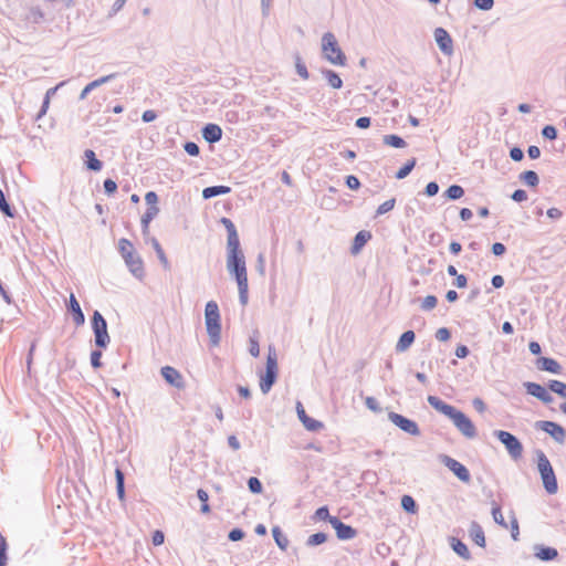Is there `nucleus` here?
Returning <instances> with one entry per match:
<instances>
[{
    "label": "nucleus",
    "instance_id": "nucleus-1",
    "mask_svg": "<svg viewBox=\"0 0 566 566\" xmlns=\"http://www.w3.org/2000/svg\"><path fill=\"white\" fill-rule=\"evenodd\" d=\"M428 402L433 409L448 417L464 437L472 439L476 436L475 426L462 411L436 396H429Z\"/></svg>",
    "mask_w": 566,
    "mask_h": 566
},
{
    "label": "nucleus",
    "instance_id": "nucleus-2",
    "mask_svg": "<svg viewBox=\"0 0 566 566\" xmlns=\"http://www.w3.org/2000/svg\"><path fill=\"white\" fill-rule=\"evenodd\" d=\"M227 268L234 275L238 283L240 302L242 305H245L249 298V283L245 260L241 249L228 251Z\"/></svg>",
    "mask_w": 566,
    "mask_h": 566
},
{
    "label": "nucleus",
    "instance_id": "nucleus-3",
    "mask_svg": "<svg viewBox=\"0 0 566 566\" xmlns=\"http://www.w3.org/2000/svg\"><path fill=\"white\" fill-rule=\"evenodd\" d=\"M205 318L210 340L213 346H217L220 342L221 325L219 307L214 301H210L206 304Z\"/></svg>",
    "mask_w": 566,
    "mask_h": 566
},
{
    "label": "nucleus",
    "instance_id": "nucleus-4",
    "mask_svg": "<svg viewBox=\"0 0 566 566\" xmlns=\"http://www.w3.org/2000/svg\"><path fill=\"white\" fill-rule=\"evenodd\" d=\"M322 51L324 56L335 65H345L346 57L343 51L340 50L336 38L333 33H325L322 39Z\"/></svg>",
    "mask_w": 566,
    "mask_h": 566
},
{
    "label": "nucleus",
    "instance_id": "nucleus-5",
    "mask_svg": "<svg viewBox=\"0 0 566 566\" xmlns=\"http://www.w3.org/2000/svg\"><path fill=\"white\" fill-rule=\"evenodd\" d=\"M537 467H538V471L541 473V478L543 480L545 490L549 494H555L558 489L557 480H556V476H555V473H554V470H553V467H552L549 460L543 452L538 453Z\"/></svg>",
    "mask_w": 566,
    "mask_h": 566
},
{
    "label": "nucleus",
    "instance_id": "nucleus-6",
    "mask_svg": "<svg viewBox=\"0 0 566 566\" xmlns=\"http://www.w3.org/2000/svg\"><path fill=\"white\" fill-rule=\"evenodd\" d=\"M277 377V359L274 350L270 349L266 357V370L260 378V388L263 394H268Z\"/></svg>",
    "mask_w": 566,
    "mask_h": 566
},
{
    "label": "nucleus",
    "instance_id": "nucleus-7",
    "mask_svg": "<svg viewBox=\"0 0 566 566\" xmlns=\"http://www.w3.org/2000/svg\"><path fill=\"white\" fill-rule=\"evenodd\" d=\"M496 438L505 446L506 451L513 459H520L523 454V446L520 440L509 431H495Z\"/></svg>",
    "mask_w": 566,
    "mask_h": 566
},
{
    "label": "nucleus",
    "instance_id": "nucleus-8",
    "mask_svg": "<svg viewBox=\"0 0 566 566\" xmlns=\"http://www.w3.org/2000/svg\"><path fill=\"white\" fill-rule=\"evenodd\" d=\"M92 325L96 345L99 347H106V345L109 343L107 324L102 314L97 311H95L93 314Z\"/></svg>",
    "mask_w": 566,
    "mask_h": 566
},
{
    "label": "nucleus",
    "instance_id": "nucleus-9",
    "mask_svg": "<svg viewBox=\"0 0 566 566\" xmlns=\"http://www.w3.org/2000/svg\"><path fill=\"white\" fill-rule=\"evenodd\" d=\"M535 426H536V428L548 433L557 442H559V443L564 442L565 437H566V431L560 424L553 422V421H537Z\"/></svg>",
    "mask_w": 566,
    "mask_h": 566
},
{
    "label": "nucleus",
    "instance_id": "nucleus-10",
    "mask_svg": "<svg viewBox=\"0 0 566 566\" xmlns=\"http://www.w3.org/2000/svg\"><path fill=\"white\" fill-rule=\"evenodd\" d=\"M388 417L394 424L399 427L405 432L412 436H418L420 433L418 424L415 421L396 412H390Z\"/></svg>",
    "mask_w": 566,
    "mask_h": 566
},
{
    "label": "nucleus",
    "instance_id": "nucleus-11",
    "mask_svg": "<svg viewBox=\"0 0 566 566\" xmlns=\"http://www.w3.org/2000/svg\"><path fill=\"white\" fill-rule=\"evenodd\" d=\"M443 464L452 471L462 482L468 483L470 481V472L469 470L455 459H452L448 455L442 457Z\"/></svg>",
    "mask_w": 566,
    "mask_h": 566
},
{
    "label": "nucleus",
    "instance_id": "nucleus-12",
    "mask_svg": "<svg viewBox=\"0 0 566 566\" xmlns=\"http://www.w3.org/2000/svg\"><path fill=\"white\" fill-rule=\"evenodd\" d=\"M434 39L440 48V50L444 54H452L453 52V42L450 34L443 28H437L434 30Z\"/></svg>",
    "mask_w": 566,
    "mask_h": 566
},
{
    "label": "nucleus",
    "instance_id": "nucleus-13",
    "mask_svg": "<svg viewBox=\"0 0 566 566\" xmlns=\"http://www.w3.org/2000/svg\"><path fill=\"white\" fill-rule=\"evenodd\" d=\"M221 223L224 226V228L227 229V232H228V241H227L228 251L234 250V249H240V240H239V235H238L234 223L228 218H222Z\"/></svg>",
    "mask_w": 566,
    "mask_h": 566
},
{
    "label": "nucleus",
    "instance_id": "nucleus-14",
    "mask_svg": "<svg viewBox=\"0 0 566 566\" xmlns=\"http://www.w3.org/2000/svg\"><path fill=\"white\" fill-rule=\"evenodd\" d=\"M160 373L164 379L171 386H175L177 388L184 387L185 382L182 375L176 368L171 366H165L161 368Z\"/></svg>",
    "mask_w": 566,
    "mask_h": 566
},
{
    "label": "nucleus",
    "instance_id": "nucleus-15",
    "mask_svg": "<svg viewBox=\"0 0 566 566\" xmlns=\"http://www.w3.org/2000/svg\"><path fill=\"white\" fill-rule=\"evenodd\" d=\"M329 523L335 528L339 539H350L356 535V531L352 526L344 524L337 517L331 518Z\"/></svg>",
    "mask_w": 566,
    "mask_h": 566
},
{
    "label": "nucleus",
    "instance_id": "nucleus-16",
    "mask_svg": "<svg viewBox=\"0 0 566 566\" xmlns=\"http://www.w3.org/2000/svg\"><path fill=\"white\" fill-rule=\"evenodd\" d=\"M525 388L530 395L538 398L539 400H542L545 403H549L553 400L549 392L539 384L526 382Z\"/></svg>",
    "mask_w": 566,
    "mask_h": 566
},
{
    "label": "nucleus",
    "instance_id": "nucleus-17",
    "mask_svg": "<svg viewBox=\"0 0 566 566\" xmlns=\"http://www.w3.org/2000/svg\"><path fill=\"white\" fill-rule=\"evenodd\" d=\"M126 265L128 266L129 271L137 277H142L144 275V264L142 259L137 253H134L133 255H129L124 259Z\"/></svg>",
    "mask_w": 566,
    "mask_h": 566
},
{
    "label": "nucleus",
    "instance_id": "nucleus-18",
    "mask_svg": "<svg viewBox=\"0 0 566 566\" xmlns=\"http://www.w3.org/2000/svg\"><path fill=\"white\" fill-rule=\"evenodd\" d=\"M203 138L209 143L219 142L222 137V129L216 124H208L202 130Z\"/></svg>",
    "mask_w": 566,
    "mask_h": 566
},
{
    "label": "nucleus",
    "instance_id": "nucleus-19",
    "mask_svg": "<svg viewBox=\"0 0 566 566\" xmlns=\"http://www.w3.org/2000/svg\"><path fill=\"white\" fill-rule=\"evenodd\" d=\"M70 311L72 312L74 323L77 326L83 325L85 322V317L81 310L80 303L77 302L73 293L70 295Z\"/></svg>",
    "mask_w": 566,
    "mask_h": 566
},
{
    "label": "nucleus",
    "instance_id": "nucleus-20",
    "mask_svg": "<svg viewBox=\"0 0 566 566\" xmlns=\"http://www.w3.org/2000/svg\"><path fill=\"white\" fill-rule=\"evenodd\" d=\"M371 239V233L369 231H359L353 242L352 253L357 254L360 252L363 247Z\"/></svg>",
    "mask_w": 566,
    "mask_h": 566
},
{
    "label": "nucleus",
    "instance_id": "nucleus-21",
    "mask_svg": "<svg viewBox=\"0 0 566 566\" xmlns=\"http://www.w3.org/2000/svg\"><path fill=\"white\" fill-rule=\"evenodd\" d=\"M537 366L546 371L553 373V374H559L560 373V365L553 358L547 357H541L537 360Z\"/></svg>",
    "mask_w": 566,
    "mask_h": 566
},
{
    "label": "nucleus",
    "instance_id": "nucleus-22",
    "mask_svg": "<svg viewBox=\"0 0 566 566\" xmlns=\"http://www.w3.org/2000/svg\"><path fill=\"white\" fill-rule=\"evenodd\" d=\"M535 556L541 560H553L558 556L557 549L538 545L535 547Z\"/></svg>",
    "mask_w": 566,
    "mask_h": 566
},
{
    "label": "nucleus",
    "instance_id": "nucleus-23",
    "mask_svg": "<svg viewBox=\"0 0 566 566\" xmlns=\"http://www.w3.org/2000/svg\"><path fill=\"white\" fill-rule=\"evenodd\" d=\"M472 541L480 547H485V536L482 527L478 523H472L470 527Z\"/></svg>",
    "mask_w": 566,
    "mask_h": 566
},
{
    "label": "nucleus",
    "instance_id": "nucleus-24",
    "mask_svg": "<svg viewBox=\"0 0 566 566\" xmlns=\"http://www.w3.org/2000/svg\"><path fill=\"white\" fill-rule=\"evenodd\" d=\"M451 546L453 551L463 559H470L471 555L469 552L468 546L460 539L452 537L451 538Z\"/></svg>",
    "mask_w": 566,
    "mask_h": 566
},
{
    "label": "nucleus",
    "instance_id": "nucleus-25",
    "mask_svg": "<svg viewBox=\"0 0 566 566\" xmlns=\"http://www.w3.org/2000/svg\"><path fill=\"white\" fill-rule=\"evenodd\" d=\"M84 156L86 159V166L90 170L99 171L102 169V163L96 158L93 150H85Z\"/></svg>",
    "mask_w": 566,
    "mask_h": 566
},
{
    "label": "nucleus",
    "instance_id": "nucleus-26",
    "mask_svg": "<svg viewBox=\"0 0 566 566\" xmlns=\"http://www.w3.org/2000/svg\"><path fill=\"white\" fill-rule=\"evenodd\" d=\"M415 340V333L412 331L405 332L398 343H397V350L403 352L406 350Z\"/></svg>",
    "mask_w": 566,
    "mask_h": 566
},
{
    "label": "nucleus",
    "instance_id": "nucleus-27",
    "mask_svg": "<svg viewBox=\"0 0 566 566\" xmlns=\"http://www.w3.org/2000/svg\"><path fill=\"white\" fill-rule=\"evenodd\" d=\"M229 191H230L229 187H226V186H213V187L205 188L203 191H202V196H203L205 199H209V198H212V197H216V196H219V195L228 193Z\"/></svg>",
    "mask_w": 566,
    "mask_h": 566
},
{
    "label": "nucleus",
    "instance_id": "nucleus-28",
    "mask_svg": "<svg viewBox=\"0 0 566 566\" xmlns=\"http://www.w3.org/2000/svg\"><path fill=\"white\" fill-rule=\"evenodd\" d=\"M113 77H114V75H107V76H103V77H101V78H97V80H95V81L91 82L90 84H87V85L83 88V91L81 92L80 97H81L82 99H83V98H85V97L87 96V94H88L92 90H94V88H96L97 86H99V85H102V84H104V83L108 82V81H109L111 78H113Z\"/></svg>",
    "mask_w": 566,
    "mask_h": 566
},
{
    "label": "nucleus",
    "instance_id": "nucleus-29",
    "mask_svg": "<svg viewBox=\"0 0 566 566\" xmlns=\"http://www.w3.org/2000/svg\"><path fill=\"white\" fill-rule=\"evenodd\" d=\"M272 534H273V537H274V541L276 543V545L285 551L289 546V539L287 537L282 533L281 528L279 526H274L272 528Z\"/></svg>",
    "mask_w": 566,
    "mask_h": 566
},
{
    "label": "nucleus",
    "instance_id": "nucleus-30",
    "mask_svg": "<svg viewBox=\"0 0 566 566\" xmlns=\"http://www.w3.org/2000/svg\"><path fill=\"white\" fill-rule=\"evenodd\" d=\"M118 249L124 259L136 253L133 243L127 239L118 241Z\"/></svg>",
    "mask_w": 566,
    "mask_h": 566
},
{
    "label": "nucleus",
    "instance_id": "nucleus-31",
    "mask_svg": "<svg viewBox=\"0 0 566 566\" xmlns=\"http://www.w3.org/2000/svg\"><path fill=\"white\" fill-rule=\"evenodd\" d=\"M158 212H159L158 208H148L146 210V212L142 217V224H143L144 232L148 231L150 221L157 216Z\"/></svg>",
    "mask_w": 566,
    "mask_h": 566
},
{
    "label": "nucleus",
    "instance_id": "nucleus-32",
    "mask_svg": "<svg viewBox=\"0 0 566 566\" xmlns=\"http://www.w3.org/2000/svg\"><path fill=\"white\" fill-rule=\"evenodd\" d=\"M520 179L531 187H536L538 185V176L533 170L522 172Z\"/></svg>",
    "mask_w": 566,
    "mask_h": 566
},
{
    "label": "nucleus",
    "instance_id": "nucleus-33",
    "mask_svg": "<svg viewBox=\"0 0 566 566\" xmlns=\"http://www.w3.org/2000/svg\"><path fill=\"white\" fill-rule=\"evenodd\" d=\"M384 143L395 148H403L406 146V142L398 135H386L384 137Z\"/></svg>",
    "mask_w": 566,
    "mask_h": 566
},
{
    "label": "nucleus",
    "instance_id": "nucleus-34",
    "mask_svg": "<svg viewBox=\"0 0 566 566\" xmlns=\"http://www.w3.org/2000/svg\"><path fill=\"white\" fill-rule=\"evenodd\" d=\"M548 388L558 396L566 398V384L560 380H551Z\"/></svg>",
    "mask_w": 566,
    "mask_h": 566
},
{
    "label": "nucleus",
    "instance_id": "nucleus-35",
    "mask_svg": "<svg viewBox=\"0 0 566 566\" xmlns=\"http://www.w3.org/2000/svg\"><path fill=\"white\" fill-rule=\"evenodd\" d=\"M325 77L328 82V84L333 87V88H340L342 85H343V81L342 78L338 76L337 73H335L334 71H326L325 72Z\"/></svg>",
    "mask_w": 566,
    "mask_h": 566
},
{
    "label": "nucleus",
    "instance_id": "nucleus-36",
    "mask_svg": "<svg viewBox=\"0 0 566 566\" xmlns=\"http://www.w3.org/2000/svg\"><path fill=\"white\" fill-rule=\"evenodd\" d=\"M115 476H116L117 494H118V497L120 500H123L124 496H125V491H124V473L122 472L120 469L117 468L115 470Z\"/></svg>",
    "mask_w": 566,
    "mask_h": 566
},
{
    "label": "nucleus",
    "instance_id": "nucleus-37",
    "mask_svg": "<svg viewBox=\"0 0 566 566\" xmlns=\"http://www.w3.org/2000/svg\"><path fill=\"white\" fill-rule=\"evenodd\" d=\"M416 166V159L412 158L410 160H408L396 174V177L398 179H403L406 178L410 171L413 169V167Z\"/></svg>",
    "mask_w": 566,
    "mask_h": 566
},
{
    "label": "nucleus",
    "instance_id": "nucleus-38",
    "mask_svg": "<svg viewBox=\"0 0 566 566\" xmlns=\"http://www.w3.org/2000/svg\"><path fill=\"white\" fill-rule=\"evenodd\" d=\"M401 506L408 513H412L413 514L417 511L416 502L412 499V496H410V495H403L401 497Z\"/></svg>",
    "mask_w": 566,
    "mask_h": 566
},
{
    "label": "nucleus",
    "instance_id": "nucleus-39",
    "mask_svg": "<svg viewBox=\"0 0 566 566\" xmlns=\"http://www.w3.org/2000/svg\"><path fill=\"white\" fill-rule=\"evenodd\" d=\"M464 195V190L461 186L452 185L447 190V196L449 199L457 200L460 199Z\"/></svg>",
    "mask_w": 566,
    "mask_h": 566
},
{
    "label": "nucleus",
    "instance_id": "nucleus-40",
    "mask_svg": "<svg viewBox=\"0 0 566 566\" xmlns=\"http://www.w3.org/2000/svg\"><path fill=\"white\" fill-rule=\"evenodd\" d=\"M302 423L310 431H317L321 428H323L322 422H319L308 416L302 421Z\"/></svg>",
    "mask_w": 566,
    "mask_h": 566
},
{
    "label": "nucleus",
    "instance_id": "nucleus-41",
    "mask_svg": "<svg viewBox=\"0 0 566 566\" xmlns=\"http://www.w3.org/2000/svg\"><path fill=\"white\" fill-rule=\"evenodd\" d=\"M7 548H8L7 539L4 536H2V534H0V566L7 565V559H8Z\"/></svg>",
    "mask_w": 566,
    "mask_h": 566
},
{
    "label": "nucleus",
    "instance_id": "nucleus-42",
    "mask_svg": "<svg viewBox=\"0 0 566 566\" xmlns=\"http://www.w3.org/2000/svg\"><path fill=\"white\" fill-rule=\"evenodd\" d=\"M492 515H493V518L494 521L503 526V527H507L506 523H505V520H504V516L502 514V511H501V507L499 505H495L493 506L492 509Z\"/></svg>",
    "mask_w": 566,
    "mask_h": 566
},
{
    "label": "nucleus",
    "instance_id": "nucleus-43",
    "mask_svg": "<svg viewBox=\"0 0 566 566\" xmlns=\"http://www.w3.org/2000/svg\"><path fill=\"white\" fill-rule=\"evenodd\" d=\"M438 300L434 295H428L423 298L421 307L424 311H430L437 306Z\"/></svg>",
    "mask_w": 566,
    "mask_h": 566
},
{
    "label": "nucleus",
    "instance_id": "nucleus-44",
    "mask_svg": "<svg viewBox=\"0 0 566 566\" xmlns=\"http://www.w3.org/2000/svg\"><path fill=\"white\" fill-rule=\"evenodd\" d=\"M249 489L252 493H261L262 492V483L260 480L255 476H252L248 481Z\"/></svg>",
    "mask_w": 566,
    "mask_h": 566
},
{
    "label": "nucleus",
    "instance_id": "nucleus-45",
    "mask_svg": "<svg viewBox=\"0 0 566 566\" xmlns=\"http://www.w3.org/2000/svg\"><path fill=\"white\" fill-rule=\"evenodd\" d=\"M395 203L396 200L394 198L382 202L377 209V214H385L389 212L390 210L394 209Z\"/></svg>",
    "mask_w": 566,
    "mask_h": 566
},
{
    "label": "nucleus",
    "instance_id": "nucleus-46",
    "mask_svg": "<svg viewBox=\"0 0 566 566\" xmlns=\"http://www.w3.org/2000/svg\"><path fill=\"white\" fill-rule=\"evenodd\" d=\"M0 210L8 217H13L12 210L6 200L3 191L0 189Z\"/></svg>",
    "mask_w": 566,
    "mask_h": 566
},
{
    "label": "nucleus",
    "instance_id": "nucleus-47",
    "mask_svg": "<svg viewBox=\"0 0 566 566\" xmlns=\"http://www.w3.org/2000/svg\"><path fill=\"white\" fill-rule=\"evenodd\" d=\"M327 536L324 533H316L310 536L308 544L310 545H319L326 541Z\"/></svg>",
    "mask_w": 566,
    "mask_h": 566
},
{
    "label": "nucleus",
    "instance_id": "nucleus-48",
    "mask_svg": "<svg viewBox=\"0 0 566 566\" xmlns=\"http://www.w3.org/2000/svg\"><path fill=\"white\" fill-rule=\"evenodd\" d=\"M542 134L545 138L554 140L557 137V130L554 126L547 125L543 128Z\"/></svg>",
    "mask_w": 566,
    "mask_h": 566
},
{
    "label": "nucleus",
    "instance_id": "nucleus-49",
    "mask_svg": "<svg viewBox=\"0 0 566 566\" xmlns=\"http://www.w3.org/2000/svg\"><path fill=\"white\" fill-rule=\"evenodd\" d=\"M315 516L318 520H323V521L327 520L328 522H329L331 518L334 517V516L329 515L327 506H322V507L317 509L316 512H315Z\"/></svg>",
    "mask_w": 566,
    "mask_h": 566
},
{
    "label": "nucleus",
    "instance_id": "nucleus-50",
    "mask_svg": "<svg viewBox=\"0 0 566 566\" xmlns=\"http://www.w3.org/2000/svg\"><path fill=\"white\" fill-rule=\"evenodd\" d=\"M450 331L446 327H441L437 331L436 337L440 342H447L450 339Z\"/></svg>",
    "mask_w": 566,
    "mask_h": 566
},
{
    "label": "nucleus",
    "instance_id": "nucleus-51",
    "mask_svg": "<svg viewBox=\"0 0 566 566\" xmlns=\"http://www.w3.org/2000/svg\"><path fill=\"white\" fill-rule=\"evenodd\" d=\"M145 200H146L147 205H149V208H158L157 207L158 197L154 191L147 192L145 196Z\"/></svg>",
    "mask_w": 566,
    "mask_h": 566
},
{
    "label": "nucleus",
    "instance_id": "nucleus-52",
    "mask_svg": "<svg viewBox=\"0 0 566 566\" xmlns=\"http://www.w3.org/2000/svg\"><path fill=\"white\" fill-rule=\"evenodd\" d=\"M185 150L190 156H198L199 155V147L196 143L188 142L185 145Z\"/></svg>",
    "mask_w": 566,
    "mask_h": 566
},
{
    "label": "nucleus",
    "instance_id": "nucleus-53",
    "mask_svg": "<svg viewBox=\"0 0 566 566\" xmlns=\"http://www.w3.org/2000/svg\"><path fill=\"white\" fill-rule=\"evenodd\" d=\"M249 352L253 357H258L260 355L259 342L255 338H250Z\"/></svg>",
    "mask_w": 566,
    "mask_h": 566
},
{
    "label": "nucleus",
    "instance_id": "nucleus-54",
    "mask_svg": "<svg viewBox=\"0 0 566 566\" xmlns=\"http://www.w3.org/2000/svg\"><path fill=\"white\" fill-rule=\"evenodd\" d=\"M101 358H102V353L98 352V350H94L92 352L91 354V364L94 368H99L102 363H101Z\"/></svg>",
    "mask_w": 566,
    "mask_h": 566
},
{
    "label": "nucleus",
    "instance_id": "nucleus-55",
    "mask_svg": "<svg viewBox=\"0 0 566 566\" xmlns=\"http://www.w3.org/2000/svg\"><path fill=\"white\" fill-rule=\"evenodd\" d=\"M104 189L108 195H113L117 190V185L112 179H106L104 181Z\"/></svg>",
    "mask_w": 566,
    "mask_h": 566
},
{
    "label": "nucleus",
    "instance_id": "nucleus-56",
    "mask_svg": "<svg viewBox=\"0 0 566 566\" xmlns=\"http://www.w3.org/2000/svg\"><path fill=\"white\" fill-rule=\"evenodd\" d=\"M512 199L517 202L525 201L527 199V193L523 189H517L513 192Z\"/></svg>",
    "mask_w": 566,
    "mask_h": 566
},
{
    "label": "nucleus",
    "instance_id": "nucleus-57",
    "mask_svg": "<svg viewBox=\"0 0 566 566\" xmlns=\"http://www.w3.org/2000/svg\"><path fill=\"white\" fill-rule=\"evenodd\" d=\"M151 541H153V544H154L155 546H159V545H161V544L164 543V541H165V535H164V533H163L161 531H155V532L153 533Z\"/></svg>",
    "mask_w": 566,
    "mask_h": 566
},
{
    "label": "nucleus",
    "instance_id": "nucleus-58",
    "mask_svg": "<svg viewBox=\"0 0 566 566\" xmlns=\"http://www.w3.org/2000/svg\"><path fill=\"white\" fill-rule=\"evenodd\" d=\"M494 4L493 0H475V6L482 10H490Z\"/></svg>",
    "mask_w": 566,
    "mask_h": 566
},
{
    "label": "nucleus",
    "instance_id": "nucleus-59",
    "mask_svg": "<svg viewBox=\"0 0 566 566\" xmlns=\"http://www.w3.org/2000/svg\"><path fill=\"white\" fill-rule=\"evenodd\" d=\"M510 156H511V158H512L513 160H515V161H520V160H522V159H523L524 154H523V151H522V149H521V148H518V147H514V148H512V149H511V151H510Z\"/></svg>",
    "mask_w": 566,
    "mask_h": 566
},
{
    "label": "nucleus",
    "instance_id": "nucleus-60",
    "mask_svg": "<svg viewBox=\"0 0 566 566\" xmlns=\"http://www.w3.org/2000/svg\"><path fill=\"white\" fill-rule=\"evenodd\" d=\"M244 533L240 528H234L229 533V538L233 542L242 539Z\"/></svg>",
    "mask_w": 566,
    "mask_h": 566
},
{
    "label": "nucleus",
    "instance_id": "nucleus-61",
    "mask_svg": "<svg viewBox=\"0 0 566 566\" xmlns=\"http://www.w3.org/2000/svg\"><path fill=\"white\" fill-rule=\"evenodd\" d=\"M438 191H439V186H438V184H437V182H433V181H432V182H429V184L427 185V187H426V193H427L428 196H430V197H431V196L437 195V193H438Z\"/></svg>",
    "mask_w": 566,
    "mask_h": 566
},
{
    "label": "nucleus",
    "instance_id": "nucleus-62",
    "mask_svg": "<svg viewBox=\"0 0 566 566\" xmlns=\"http://www.w3.org/2000/svg\"><path fill=\"white\" fill-rule=\"evenodd\" d=\"M346 184L350 189H358L360 186L358 178L355 176H348L346 179Z\"/></svg>",
    "mask_w": 566,
    "mask_h": 566
},
{
    "label": "nucleus",
    "instance_id": "nucleus-63",
    "mask_svg": "<svg viewBox=\"0 0 566 566\" xmlns=\"http://www.w3.org/2000/svg\"><path fill=\"white\" fill-rule=\"evenodd\" d=\"M365 403L370 410L379 411L378 402L374 397H367Z\"/></svg>",
    "mask_w": 566,
    "mask_h": 566
},
{
    "label": "nucleus",
    "instance_id": "nucleus-64",
    "mask_svg": "<svg viewBox=\"0 0 566 566\" xmlns=\"http://www.w3.org/2000/svg\"><path fill=\"white\" fill-rule=\"evenodd\" d=\"M142 117L144 122L149 123L156 119L157 114L151 109H147L143 113Z\"/></svg>",
    "mask_w": 566,
    "mask_h": 566
}]
</instances>
